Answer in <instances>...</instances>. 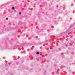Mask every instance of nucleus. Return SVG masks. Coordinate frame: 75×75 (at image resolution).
<instances>
[{"label":"nucleus","instance_id":"f257e3e1","mask_svg":"<svg viewBox=\"0 0 75 75\" xmlns=\"http://www.w3.org/2000/svg\"><path fill=\"white\" fill-rule=\"evenodd\" d=\"M12 8V10H15V8H14V7H13Z\"/></svg>","mask_w":75,"mask_h":75},{"label":"nucleus","instance_id":"f03ea898","mask_svg":"<svg viewBox=\"0 0 75 75\" xmlns=\"http://www.w3.org/2000/svg\"><path fill=\"white\" fill-rule=\"evenodd\" d=\"M19 15H21V12H20L19 13Z\"/></svg>","mask_w":75,"mask_h":75},{"label":"nucleus","instance_id":"7ed1b4c3","mask_svg":"<svg viewBox=\"0 0 75 75\" xmlns=\"http://www.w3.org/2000/svg\"><path fill=\"white\" fill-rule=\"evenodd\" d=\"M40 54V53L38 52H37V53H36V54Z\"/></svg>","mask_w":75,"mask_h":75},{"label":"nucleus","instance_id":"20e7f679","mask_svg":"<svg viewBox=\"0 0 75 75\" xmlns=\"http://www.w3.org/2000/svg\"><path fill=\"white\" fill-rule=\"evenodd\" d=\"M6 20H8V18H6Z\"/></svg>","mask_w":75,"mask_h":75},{"label":"nucleus","instance_id":"39448f33","mask_svg":"<svg viewBox=\"0 0 75 75\" xmlns=\"http://www.w3.org/2000/svg\"><path fill=\"white\" fill-rule=\"evenodd\" d=\"M57 7H58V6H57Z\"/></svg>","mask_w":75,"mask_h":75}]
</instances>
